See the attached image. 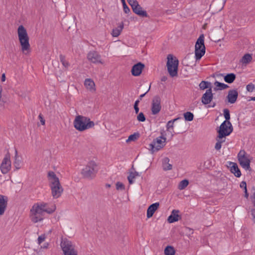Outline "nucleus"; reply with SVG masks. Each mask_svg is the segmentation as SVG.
<instances>
[{
	"label": "nucleus",
	"instance_id": "1",
	"mask_svg": "<svg viewBox=\"0 0 255 255\" xmlns=\"http://www.w3.org/2000/svg\"><path fill=\"white\" fill-rule=\"evenodd\" d=\"M56 210V206L53 205L51 207H48V204L45 203H37L34 204L30 211V218L31 221L36 223L43 220L44 213L49 214H52Z\"/></svg>",
	"mask_w": 255,
	"mask_h": 255
},
{
	"label": "nucleus",
	"instance_id": "2",
	"mask_svg": "<svg viewBox=\"0 0 255 255\" xmlns=\"http://www.w3.org/2000/svg\"><path fill=\"white\" fill-rule=\"evenodd\" d=\"M48 177L52 195L54 198H58L61 195L63 191V189L60 184L59 178L53 171H49L48 173Z\"/></svg>",
	"mask_w": 255,
	"mask_h": 255
},
{
	"label": "nucleus",
	"instance_id": "3",
	"mask_svg": "<svg viewBox=\"0 0 255 255\" xmlns=\"http://www.w3.org/2000/svg\"><path fill=\"white\" fill-rule=\"evenodd\" d=\"M73 124L74 128L79 131L92 128L95 126L94 122L91 121L90 118L81 115L76 117Z\"/></svg>",
	"mask_w": 255,
	"mask_h": 255
},
{
	"label": "nucleus",
	"instance_id": "4",
	"mask_svg": "<svg viewBox=\"0 0 255 255\" xmlns=\"http://www.w3.org/2000/svg\"><path fill=\"white\" fill-rule=\"evenodd\" d=\"M17 33L19 42L21 46V50L23 52L30 49L29 37L26 29L23 25H20L17 29Z\"/></svg>",
	"mask_w": 255,
	"mask_h": 255
},
{
	"label": "nucleus",
	"instance_id": "5",
	"mask_svg": "<svg viewBox=\"0 0 255 255\" xmlns=\"http://www.w3.org/2000/svg\"><path fill=\"white\" fill-rule=\"evenodd\" d=\"M166 66L167 71L171 77L177 76L178 75V59L172 54H168L167 57Z\"/></svg>",
	"mask_w": 255,
	"mask_h": 255
},
{
	"label": "nucleus",
	"instance_id": "6",
	"mask_svg": "<svg viewBox=\"0 0 255 255\" xmlns=\"http://www.w3.org/2000/svg\"><path fill=\"white\" fill-rule=\"evenodd\" d=\"M164 132H165L164 130L161 132V135L154 139L153 141L149 144V149L152 153L159 150L165 146L166 138L163 134Z\"/></svg>",
	"mask_w": 255,
	"mask_h": 255
},
{
	"label": "nucleus",
	"instance_id": "7",
	"mask_svg": "<svg viewBox=\"0 0 255 255\" xmlns=\"http://www.w3.org/2000/svg\"><path fill=\"white\" fill-rule=\"evenodd\" d=\"M60 246L64 255H78L75 245L68 239L62 240Z\"/></svg>",
	"mask_w": 255,
	"mask_h": 255
},
{
	"label": "nucleus",
	"instance_id": "8",
	"mask_svg": "<svg viewBox=\"0 0 255 255\" xmlns=\"http://www.w3.org/2000/svg\"><path fill=\"white\" fill-rule=\"evenodd\" d=\"M97 171V165L96 162L94 161H90L86 167L82 169L81 173L85 178H93L95 176Z\"/></svg>",
	"mask_w": 255,
	"mask_h": 255
},
{
	"label": "nucleus",
	"instance_id": "9",
	"mask_svg": "<svg viewBox=\"0 0 255 255\" xmlns=\"http://www.w3.org/2000/svg\"><path fill=\"white\" fill-rule=\"evenodd\" d=\"M195 54L196 60H200L205 53L204 34H201L198 38L195 46Z\"/></svg>",
	"mask_w": 255,
	"mask_h": 255
},
{
	"label": "nucleus",
	"instance_id": "10",
	"mask_svg": "<svg viewBox=\"0 0 255 255\" xmlns=\"http://www.w3.org/2000/svg\"><path fill=\"white\" fill-rule=\"evenodd\" d=\"M233 128L231 122H223L220 126L218 130V135L217 138L222 139L226 136L230 134L233 131Z\"/></svg>",
	"mask_w": 255,
	"mask_h": 255
},
{
	"label": "nucleus",
	"instance_id": "11",
	"mask_svg": "<svg viewBox=\"0 0 255 255\" xmlns=\"http://www.w3.org/2000/svg\"><path fill=\"white\" fill-rule=\"evenodd\" d=\"M244 150H241L238 154V160L241 166L246 170L251 171L250 167V160L246 155Z\"/></svg>",
	"mask_w": 255,
	"mask_h": 255
},
{
	"label": "nucleus",
	"instance_id": "12",
	"mask_svg": "<svg viewBox=\"0 0 255 255\" xmlns=\"http://www.w3.org/2000/svg\"><path fill=\"white\" fill-rule=\"evenodd\" d=\"M161 99L159 96L153 98L151 103V110L152 115L157 114L161 110Z\"/></svg>",
	"mask_w": 255,
	"mask_h": 255
},
{
	"label": "nucleus",
	"instance_id": "13",
	"mask_svg": "<svg viewBox=\"0 0 255 255\" xmlns=\"http://www.w3.org/2000/svg\"><path fill=\"white\" fill-rule=\"evenodd\" d=\"M10 154L7 153L2 160L0 165V170L3 174L7 173L11 167V161L10 160Z\"/></svg>",
	"mask_w": 255,
	"mask_h": 255
},
{
	"label": "nucleus",
	"instance_id": "14",
	"mask_svg": "<svg viewBox=\"0 0 255 255\" xmlns=\"http://www.w3.org/2000/svg\"><path fill=\"white\" fill-rule=\"evenodd\" d=\"M87 59L93 63H103L101 59V55L96 51H90L87 55Z\"/></svg>",
	"mask_w": 255,
	"mask_h": 255
},
{
	"label": "nucleus",
	"instance_id": "15",
	"mask_svg": "<svg viewBox=\"0 0 255 255\" xmlns=\"http://www.w3.org/2000/svg\"><path fill=\"white\" fill-rule=\"evenodd\" d=\"M213 99L211 88L207 89L201 98V102L204 105L210 104Z\"/></svg>",
	"mask_w": 255,
	"mask_h": 255
},
{
	"label": "nucleus",
	"instance_id": "16",
	"mask_svg": "<svg viewBox=\"0 0 255 255\" xmlns=\"http://www.w3.org/2000/svg\"><path fill=\"white\" fill-rule=\"evenodd\" d=\"M144 67V64L141 62H138L134 64L131 70L132 75L134 76H139Z\"/></svg>",
	"mask_w": 255,
	"mask_h": 255
},
{
	"label": "nucleus",
	"instance_id": "17",
	"mask_svg": "<svg viewBox=\"0 0 255 255\" xmlns=\"http://www.w3.org/2000/svg\"><path fill=\"white\" fill-rule=\"evenodd\" d=\"M238 97V92L237 90H231L229 91L227 96V99L228 103L230 104L235 103Z\"/></svg>",
	"mask_w": 255,
	"mask_h": 255
},
{
	"label": "nucleus",
	"instance_id": "18",
	"mask_svg": "<svg viewBox=\"0 0 255 255\" xmlns=\"http://www.w3.org/2000/svg\"><path fill=\"white\" fill-rule=\"evenodd\" d=\"M179 210H172L171 215L168 217L167 221L169 223H172L177 222L179 220V215L178 213Z\"/></svg>",
	"mask_w": 255,
	"mask_h": 255
},
{
	"label": "nucleus",
	"instance_id": "19",
	"mask_svg": "<svg viewBox=\"0 0 255 255\" xmlns=\"http://www.w3.org/2000/svg\"><path fill=\"white\" fill-rule=\"evenodd\" d=\"M159 206V203H155L148 207L147 210V217L148 218H149L153 216L154 213L157 209Z\"/></svg>",
	"mask_w": 255,
	"mask_h": 255
},
{
	"label": "nucleus",
	"instance_id": "20",
	"mask_svg": "<svg viewBox=\"0 0 255 255\" xmlns=\"http://www.w3.org/2000/svg\"><path fill=\"white\" fill-rule=\"evenodd\" d=\"M7 206V198L3 195H0V215L4 214Z\"/></svg>",
	"mask_w": 255,
	"mask_h": 255
},
{
	"label": "nucleus",
	"instance_id": "21",
	"mask_svg": "<svg viewBox=\"0 0 255 255\" xmlns=\"http://www.w3.org/2000/svg\"><path fill=\"white\" fill-rule=\"evenodd\" d=\"M230 164L231 165L230 171L237 177H240L241 176V172L237 164L234 162H230Z\"/></svg>",
	"mask_w": 255,
	"mask_h": 255
},
{
	"label": "nucleus",
	"instance_id": "22",
	"mask_svg": "<svg viewBox=\"0 0 255 255\" xmlns=\"http://www.w3.org/2000/svg\"><path fill=\"white\" fill-rule=\"evenodd\" d=\"M133 12L142 17L148 16L146 11L142 9L141 6L139 4L138 6L132 9Z\"/></svg>",
	"mask_w": 255,
	"mask_h": 255
},
{
	"label": "nucleus",
	"instance_id": "23",
	"mask_svg": "<svg viewBox=\"0 0 255 255\" xmlns=\"http://www.w3.org/2000/svg\"><path fill=\"white\" fill-rule=\"evenodd\" d=\"M236 76L234 73H229L224 76L225 81L228 83H232L236 79Z\"/></svg>",
	"mask_w": 255,
	"mask_h": 255
},
{
	"label": "nucleus",
	"instance_id": "24",
	"mask_svg": "<svg viewBox=\"0 0 255 255\" xmlns=\"http://www.w3.org/2000/svg\"><path fill=\"white\" fill-rule=\"evenodd\" d=\"M124 28V23L122 22L118 27L114 28L112 30V35L113 37H118Z\"/></svg>",
	"mask_w": 255,
	"mask_h": 255
},
{
	"label": "nucleus",
	"instance_id": "25",
	"mask_svg": "<svg viewBox=\"0 0 255 255\" xmlns=\"http://www.w3.org/2000/svg\"><path fill=\"white\" fill-rule=\"evenodd\" d=\"M214 85L216 86L214 88L215 91L222 90L229 88V86L228 85L218 81H216L214 83Z\"/></svg>",
	"mask_w": 255,
	"mask_h": 255
},
{
	"label": "nucleus",
	"instance_id": "26",
	"mask_svg": "<svg viewBox=\"0 0 255 255\" xmlns=\"http://www.w3.org/2000/svg\"><path fill=\"white\" fill-rule=\"evenodd\" d=\"M86 87L90 90H95V83L91 79H86L84 83Z\"/></svg>",
	"mask_w": 255,
	"mask_h": 255
},
{
	"label": "nucleus",
	"instance_id": "27",
	"mask_svg": "<svg viewBox=\"0 0 255 255\" xmlns=\"http://www.w3.org/2000/svg\"><path fill=\"white\" fill-rule=\"evenodd\" d=\"M169 159L165 157L163 160V168L164 170H169L172 169V165L169 163Z\"/></svg>",
	"mask_w": 255,
	"mask_h": 255
},
{
	"label": "nucleus",
	"instance_id": "28",
	"mask_svg": "<svg viewBox=\"0 0 255 255\" xmlns=\"http://www.w3.org/2000/svg\"><path fill=\"white\" fill-rule=\"evenodd\" d=\"M164 253L165 255H174L175 254V250L173 247L167 246L165 248Z\"/></svg>",
	"mask_w": 255,
	"mask_h": 255
},
{
	"label": "nucleus",
	"instance_id": "29",
	"mask_svg": "<svg viewBox=\"0 0 255 255\" xmlns=\"http://www.w3.org/2000/svg\"><path fill=\"white\" fill-rule=\"evenodd\" d=\"M140 175L139 174V173L135 171L134 172H131L129 175V176L128 177V182L130 184H131L133 183L134 181L133 179L136 177V176H139Z\"/></svg>",
	"mask_w": 255,
	"mask_h": 255
},
{
	"label": "nucleus",
	"instance_id": "30",
	"mask_svg": "<svg viewBox=\"0 0 255 255\" xmlns=\"http://www.w3.org/2000/svg\"><path fill=\"white\" fill-rule=\"evenodd\" d=\"M20 163H21V161L19 159H18V155H17V151L15 149V161L14 162V165L17 169H18L20 168Z\"/></svg>",
	"mask_w": 255,
	"mask_h": 255
},
{
	"label": "nucleus",
	"instance_id": "31",
	"mask_svg": "<svg viewBox=\"0 0 255 255\" xmlns=\"http://www.w3.org/2000/svg\"><path fill=\"white\" fill-rule=\"evenodd\" d=\"M252 59V57L250 54H246L242 58V62L243 63L247 64L249 63Z\"/></svg>",
	"mask_w": 255,
	"mask_h": 255
},
{
	"label": "nucleus",
	"instance_id": "32",
	"mask_svg": "<svg viewBox=\"0 0 255 255\" xmlns=\"http://www.w3.org/2000/svg\"><path fill=\"white\" fill-rule=\"evenodd\" d=\"M184 117L186 121H192L194 118V115L190 112H187L184 114Z\"/></svg>",
	"mask_w": 255,
	"mask_h": 255
},
{
	"label": "nucleus",
	"instance_id": "33",
	"mask_svg": "<svg viewBox=\"0 0 255 255\" xmlns=\"http://www.w3.org/2000/svg\"><path fill=\"white\" fill-rule=\"evenodd\" d=\"M189 184V181L187 179H184L180 182L178 185V188L180 190H183L185 189Z\"/></svg>",
	"mask_w": 255,
	"mask_h": 255
},
{
	"label": "nucleus",
	"instance_id": "34",
	"mask_svg": "<svg viewBox=\"0 0 255 255\" xmlns=\"http://www.w3.org/2000/svg\"><path fill=\"white\" fill-rule=\"evenodd\" d=\"M59 57L60 62L62 63L63 66L66 68H68L70 66V64L66 60L65 56L61 54L60 55Z\"/></svg>",
	"mask_w": 255,
	"mask_h": 255
},
{
	"label": "nucleus",
	"instance_id": "35",
	"mask_svg": "<svg viewBox=\"0 0 255 255\" xmlns=\"http://www.w3.org/2000/svg\"><path fill=\"white\" fill-rule=\"evenodd\" d=\"M139 137V133L138 132L134 133L130 135L128 139L127 140V142L131 141H135Z\"/></svg>",
	"mask_w": 255,
	"mask_h": 255
},
{
	"label": "nucleus",
	"instance_id": "36",
	"mask_svg": "<svg viewBox=\"0 0 255 255\" xmlns=\"http://www.w3.org/2000/svg\"><path fill=\"white\" fill-rule=\"evenodd\" d=\"M211 83L207 81H202L199 84V87L201 90H204L208 88L209 85H210Z\"/></svg>",
	"mask_w": 255,
	"mask_h": 255
},
{
	"label": "nucleus",
	"instance_id": "37",
	"mask_svg": "<svg viewBox=\"0 0 255 255\" xmlns=\"http://www.w3.org/2000/svg\"><path fill=\"white\" fill-rule=\"evenodd\" d=\"M224 116L226 119L225 121H227V122H230L229 121L230 119V111L228 109H225L224 110Z\"/></svg>",
	"mask_w": 255,
	"mask_h": 255
},
{
	"label": "nucleus",
	"instance_id": "38",
	"mask_svg": "<svg viewBox=\"0 0 255 255\" xmlns=\"http://www.w3.org/2000/svg\"><path fill=\"white\" fill-rule=\"evenodd\" d=\"M217 142L215 144V148L217 150H219L221 149L222 146V143L225 141V140H222V139H217Z\"/></svg>",
	"mask_w": 255,
	"mask_h": 255
},
{
	"label": "nucleus",
	"instance_id": "39",
	"mask_svg": "<svg viewBox=\"0 0 255 255\" xmlns=\"http://www.w3.org/2000/svg\"><path fill=\"white\" fill-rule=\"evenodd\" d=\"M137 120L138 121L140 122H144L145 121L146 118L143 113L140 112L138 114L137 116Z\"/></svg>",
	"mask_w": 255,
	"mask_h": 255
},
{
	"label": "nucleus",
	"instance_id": "40",
	"mask_svg": "<svg viewBox=\"0 0 255 255\" xmlns=\"http://www.w3.org/2000/svg\"><path fill=\"white\" fill-rule=\"evenodd\" d=\"M179 118H176L174 119L173 120H171L168 122L167 125H166V128L167 130H168L170 128H173V123L175 121L177 120Z\"/></svg>",
	"mask_w": 255,
	"mask_h": 255
},
{
	"label": "nucleus",
	"instance_id": "41",
	"mask_svg": "<svg viewBox=\"0 0 255 255\" xmlns=\"http://www.w3.org/2000/svg\"><path fill=\"white\" fill-rule=\"evenodd\" d=\"M116 189L118 190H124L125 189L124 184L120 182H118L116 183Z\"/></svg>",
	"mask_w": 255,
	"mask_h": 255
},
{
	"label": "nucleus",
	"instance_id": "42",
	"mask_svg": "<svg viewBox=\"0 0 255 255\" xmlns=\"http://www.w3.org/2000/svg\"><path fill=\"white\" fill-rule=\"evenodd\" d=\"M255 89L254 84L250 83L247 86V90L250 92H253Z\"/></svg>",
	"mask_w": 255,
	"mask_h": 255
},
{
	"label": "nucleus",
	"instance_id": "43",
	"mask_svg": "<svg viewBox=\"0 0 255 255\" xmlns=\"http://www.w3.org/2000/svg\"><path fill=\"white\" fill-rule=\"evenodd\" d=\"M139 103V100H136L134 104L133 108L135 111V113L136 114H138V113L139 112V108L138 107Z\"/></svg>",
	"mask_w": 255,
	"mask_h": 255
},
{
	"label": "nucleus",
	"instance_id": "44",
	"mask_svg": "<svg viewBox=\"0 0 255 255\" xmlns=\"http://www.w3.org/2000/svg\"><path fill=\"white\" fill-rule=\"evenodd\" d=\"M45 239V235L44 234L42 235L38 238V244L40 245Z\"/></svg>",
	"mask_w": 255,
	"mask_h": 255
},
{
	"label": "nucleus",
	"instance_id": "45",
	"mask_svg": "<svg viewBox=\"0 0 255 255\" xmlns=\"http://www.w3.org/2000/svg\"><path fill=\"white\" fill-rule=\"evenodd\" d=\"M123 9L124 11L126 13H128L130 12V9L129 7L127 5L126 3L123 4Z\"/></svg>",
	"mask_w": 255,
	"mask_h": 255
},
{
	"label": "nucleus",
	"instance_id": "46",
	"mask_svg": "<svg viewBox=\"0 0 255 255\" xmlns=\"http://www.w3.org/2000/svg\"><path fill=\"white\" fill-rule=\"evenodd\" d=\"M139 5L138 1L136 0H135L130 5L132 9L135 8Z\"/></svg>",
	"mask_w": 255,
	"mask_h": 255
},
{
	"label": "nucleus",
	"instance_id": "47",
	"mask_svg": "<svg viewBox=\"0 0 255 255\" xmlns=\"http://www.w3.org/2000/svg\"><path fill=\"white\" fill-rule=\"evenodd\" d=\"M240 186L244 189L247 188V183L246 181H243L241 182Z\"/></svg>",
	"mask_w": 255,
	"mask_h": 255
},
{
	"label": "nucleus",
	"instance_id": "48",
	"mask_svg": "<svg viewBox=\"0 0 255 255\" xmlns=\"http://www.w3.org/2000/svg\"><path fill=\"white\" fill-rule=\"evenodd\" d=\"M39 117V119H40V123L42 125H45V120L44 119V118H43L41 114H40L38 116Z\"/></svg>",
	"mask_w": 255,
	"mask_h": 255
},
{
	"label": "nucleus",
	"instance_id": "49",
	"mask_svg": "<svg viewBox=\"0 0 255 255\" xmlns=\"http://www.w3.org/2000/svg\"><path fill=\"white\" fill-rule=\"evenodd\" d=\"M251 212L253 216V221L254 223H255V209H251Z\"/></svg>",
	"mask_w": 255,
	"mask_h": 255
},
{
	"label": "nucleus",
	"instance_id": "50",
	"mask_svg": "<svg viewBox=\"0 0 255 255\" xmlns=\"http://www.w3.org/2000/svg\"><path fill=\"white\" fill-rule=\"evenodd\" d=\"M251 199L252 203L254 206L255 207V192L254 193L253 195L251 196Z\"/></svg>",
	"mask_w": 255,
	"mask_h": 255
},
{
	"label": "nucleus",
	"instance_id": "51",
	"mask_svg": "<svg viewBox=\"0 0 255 255\" xmlns=\"http://www.w3.org/2000/svg\"><path fill=\"white\" fill-rule=\"evenodd\" d=\"M150 90V87L149 88V89H148V90L144 94H141L140 95L139 97V99L137 100H139L141 101L142 100V98L144 97V96L145 95V94L149 91Z\"/></svg>",
	"mask_w": 255,
	"mask_h": 255
},
{
	"label": "nucleus",
	"instance_id": "52",
	"mask_svg": "<svg viewBox=\"0 0 255 255\" xmlns=\"http://www.w3.org/2000/svg\"><path fill=\"white\" fill-rule=\"evenodd\" d=\"M244 193H245V197L247 198L249 197V193L247 191V188L244 189Z\"/></svg>",
	"mask_w": 255,
	"mask_h": 255
},
{
	"label": "nucleus",
	"instance_id": "53",
	"mask_svg": "<svg viewBox=\"0 0 255 255\" xmlns=\"http://www.w3.org/2000/svg\"><path fill=\"white\" fill-rule=\"evenodd\" d=\"M167 80V77L165 76H162L161 78V81L162 82H165Z\"/></svg>",
	"mask_w": 255,
	"mask_h": 255
},
{
	"label": "nucleus",
	"instance_id": "54",
	"mask_svg": "<svg viewBox=\"0 0 255 255\" xmlns=\"http://www.w3.org/2000/svg\"><path fill=\"white\" fill-rule=\"evenodd\" d=\"M5 80V74H2L1 76V81L4 82Z\"/></svg>",
	"mask_w": 255,
	"mask_h": 255
},
{
	"label": "nucleus",
	"instance_id": "55",
	"mask_svg": "<svg viewBox=\"0 0 255 255\" xmlns=\"http://www.w3.org/2000/svg\"><path fill=\"white\" fill-rule=\"evenodd\" d=\"M135 0H127V1L130 5Z\"/></svg>",
	"mask_w": 255,
	"mask_h": 255
},
{
	"label": "nucleus",
	"instance_id": "56",
	"mask_svg": "<svg viewBox=\"0 0 255 255\" xmlns=\"http://www.w3.org/2000/svg\"><path fill=\"white\" fill-rule=\"evenodd\" d=\"M215 106H216V103H213L212 104V105H209V106H208V107H209H209H212V108H214V107H215Z\"/></svg>",
	"mask_w": 255,
	"mask_h": 255
},
{
	"label": "nucleus",
	"instance_id": "57",
	"mask_svg": "<svg viewBox=\"0 0 255 255\" xmlns=\"http://www.w3.org/2000/svg\"><path fill=\"white\" fill-rule=\"evenodd\" d=\"M252 100V101H255V97H251V99L249 100Z\"/></svg>",
	"mask_w": 255,
	"mask_h": 255
},
{
	"label": "nucleus",
	"instance_id": "58",
	"mask_svg": "<svg viewBox=\"0 0 255 255\" xmlns=\"http://www.w3.org/2000/svg\"><path fill=\"white\" fill-rule=\"evenodd\" d=\"M48 244H47V245H46V246H45V245H44V246L43 247V248H44V249H46V248H47V246H48Z\"/></svg>",
	"mask_w": 255,
	"mask_h": 255
},
{
	"label": "nucleus",
	"instance_id": "59",
	"mask_svg": "<svg viewBox=\"0 0 255 255\" xmlns=\"http://www.w3.org/2000/svg\"><path fill=\"white\" fill-rule=\"evenodd\" d=\"M121 1H122V4H124V3H126L125 0H121Z\"/></svg>",
	"mask_w": 255,
	"mask_h": 255
},
{
	"label": "nucleus",
	"instance_id": "60",
	"mask_svg": "<svg viewBox=\"0 0 255 255\" xmlns=\"http://www.w3.org/2000/svg\"><path fill=\"white\" fill-rule=\"evenodd\" d=\"M226 1H227V0H224V2H223V3H224V4H225V3H226Z\"/></svg>",
	"mask_w": 255,
	"mask_h": 255
},
{
	"label": "nucleus",
	"instance_id": "61",
	"mask_svg": "<svg viewBox=\"0 0 255 255\" xmlns=\"http://www.w3.org/2000/svg\"><path fill=\"white\" fill-rule=\"evenodd\" d=\"M221 75L222 76H224L223 74H221Z\"/></svg>",
	"mask_w": 255,
	"mask_h": 255
}]
</instances>
